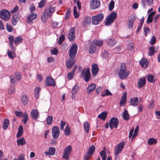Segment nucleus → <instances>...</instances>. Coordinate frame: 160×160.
<instances>
[{"label": "nucleus", "instance_id": "f257e3e1", "mask_svg": "<svg viewBox=\"0 0 160 160\" xmlns=\"http://www.w3.org/2000/svg\"><path fill=\"white\" fill-rule=\"evenodd\" d=\"M77 48V45L74 43L72 45L69 50V56L71 59L66 62V67L68 68H71L75 63V61L74 59L76 54Z\"/></svg>", "mask_w": 160, "mask_h": 160}, {"label": "nucleus", "instance_id": "f03ea898", "mask_svg": "<svg viewBox=\"0 0 160 160\" xmlns=\"http://www.w3.org/2000/svg\"><path fill=\"white\" fill-rule=\"evenodd\" d=\"M55 9V7L52 6L48 7L43 12L44 15L41 18L42 21L44 22H46L47 21L46 16L51 17L52 13L54 12Z\"/></svg>", "mask_w": 160, "mask_h": 160}, {"label": "nucleus", "instance_id": "7ed1b4c3", "mask_svg": "<svg viewBox=\"0 0 160 160\" xmlns=\"http://www.w3.org/2000/svg\"><path fill=\"white\" fill-rule=\"evenodd\" d=\"M129 74V71L126 70L125 64H122L121 65V68L118 72L119 78L122 79H124L128 77Z\"/></svg>", "mask_w": 160, "mask_h": 160}, {"label": "nucleus", "instance_id": "20e7f679", "mask_svg": "<svg viewBox=\"0 0 160 160\" xmlns=\"http://www.w3.org/2000/svg\"><path fill=\"white\" fill-rule=\"evenodd\" d=\"M117 12H112L107 17L105 22V24L107 26L110 25L116 18Z\"/></svg>", "mask_w": 160, "mask_h": 160}, {"label": "nucleus", "instance_id": "39448f33", "mask_svg": "<svg viewBox=\"0 0 160 160\" xmlns=\"http://www.w3.org/2000/svg\"><path fill=\"white\" fill-rule=\"evenodd\" d=\"M81 78L84 77V80L86 82H88L91 78V75L90 70L89 68H84L82 71L81 76Z\"/></svg>", "mask_w": 160, "mask_h": 160}, {"label": "nucleus", "instance_id": "423d86ee", "mask_svg": "<svg viewBox=\"0 0 160 160\" xmlns=\"http://www.w3.org/2000/svg\"><path fill=\"white\" fill-rule=\"evenodd\" d=\"M125 144V142L122 141L116 145L114 149L115 155H117L121 152Z\"/></svg>", "mask_w": 160, "mask_h": 160}, {"label": "nucleus", "instance_id": "0eeeda50", "mask_svg": "<svg viewBox=\"0 0 160 160\" xmlns=\"http://www.w3.org/2000/svg\"><path fill=\"white\" fill-rule=\"evenodd\" d=\"M72 148L71 146L68 145L64 150L63 153L62 158L66 160H68L69 156L71 154Z\"/></svg>", "mask_w": 160, "mask_h": 160}, {"label": "nucleus", "instance_id": "6e6552de", "mask_svg": "<svg viewBox=\"0 0 160 160\" xmlns=\"http://www.w3.org/2000/svg\"><path fill=\"white\" fill-rule=\"evenodd\" d=\"M10 12L7 10L3 9L0 12V17L4 20H8L10 18Z\"/></svg>", "mask_w": 160, "mask_h": 160}, {"label": "nucleus", "instance_id": "1a4fd4ad", "mask_svg": "<svg viewBox=\"0 0 160 160\" xmlns=\"http://www.w3.org/2000/svg\"><path fill=\"white\" fill-rule=\"evenodd\" d=\"M103 18V14L99 13L93 17L92 18V22L94 25H97L99 22L102 20Z\"/></svg>", "mask_w": 160, "mask_h": 160}, {"label": "nucleus", "instance_id": "9d476101", "mask_svg": "<svg viewBox=\"0 0 160 160\" xmlns=\"http://www.w3.org/2000/svg\"><path fill=\"white\" fill-rule=\"evenodd\" d=\"M52 137L54 139L58 138L60 134V131L58 128L57 126H54L52 129Z\"/></svg>", "mask_w": 160, "mask_h": 160}, {"label": "nucleus", "instance_id": "9b49d317", "mask_svg": "<svg viewBox=\"0 0 160 160\" xmlns=\"http://www.w3.org/2000/svg\"><path fill=\"white\" fill-rule=\"evenodd\" d=\"M118 120L116 118H112L109 122V126L111 129L113 127L117 128L118 126Z\"/></svg>", "mask_w": 160, "mask_h": 160}, {"label": "nucleus", "instance_id": "f8f14e48", "mask_svg": "<svg viewBox=\"0 0 160 160\" xmlns=\"http://www.w3.org/2000/svg\"><path fill=\"white\" fill-rule=\"evenodd\" d=\"M100 5L99 0H92L90 2V7L93 9L98 8Z\"/></svg>", "mask_w": 160, "mask_h": 160}, {"label": "nucleus", "instance_id": "ddd939ff", "mask_svg": "<svg viewBox=\"0 0 160 160\" xmlns=\"http://www.w3.org/2000/svg\"><path fill=\"white\" fill-rule=\"evenodd\" d=\"M99 70V68L98 65L93 63L92 65V76H95L97 74Z\"/></svg>", "mask_w": 160, "mask_h": 160}, {"label": "nucleus", "instance_id": "4468645a", "mask_svg": "<svg viewBox=\"0 0 160 160\" xmlns=\"http://www.w3.org/2000/svg\"><path fill=\"white\" fill-rule=\"evenodd\" d=\"M47 86H52L55 87L56 84L54 80L50 77H48L46 81Z\"/></svg>", "mask_w": 160, "mask_h": 160}, {"label": "nucleus", "instance_id": "2eb2a0df", "mask_svg": "<svg viewBox=\"0 0 160 160\" xmlns=\"http://www.w3.org/2000/svg\"><path fill=\"white\" fill-rule=\"evenodd\" d=\"M91 19L89 17H86L82 21L83 26L84 27H86L91 23Z\"/></svg>", "mask_w": 160, "mask_h": 160}, {"label": "nucleus", "instance_id": "dca6fc26", "mask_svg": "<svg viewBox=\"0 0 160 160\" xmlns=\"http://www.w3.org/2000/svg\"><path fill=\"white\" fill-rule=\"evenodd\" d=\"M75 28H72L68 35V38L70 41L74 39L75 37L74 32Z\"/></svg>", "mask_w": 160, "mask_h": 160}, {"label": "nucleus", "instance_id": "f3484780", "mask_svg": "<svg viewBox=\"0 0 160 160\" xmlns=\"http://www.w3.org/2000/svg\"><path fill=\"white\" fill-rule=\"evenodd\" d=\"M31 115L33 119H36L39 116V112L38 110L37 109L32 110L31 113Z\"/></svg>", "mask_w": 160, "mask_h": 160}, {"label": "nucleus", "instance_id": "a211bd4d", "mask_svg": "<svg viewBox=\"0 0 160 160\" xmlns=\"http://www.w3.org/2000/svg\"><path fill=\"white\" fill-rule=\"evenodd\" d=\"M140 64L142 67L144 68H146L148 65V62L146 58H142L139 62Z\"/></svg>", "mask_w": 160, "mask_h": 160}, {"label": "nucleus", "instance_id": "6ab92c4d", "mask_svg": "<svg viewBox=\"0 0 160 160\" xmlns=\"http://www.w3.org/2000/svg\"><path fill=\"white\" fill-rule=\"evenodd\" d=\"M145 79L143 77L139 78L138 82V88H140L143 87L145 84Z\"/></svg>", "mask_w": 160, "mask_h": 160}, {"label": "nucleus", "instance_id": "aec40b11", "mask_svg": "<svg viewBox=\"0 0 160 160\" xmlns=\"http://www.w3.org/2000/svg\"><path fill=\"white\" fill-rule=\"evenodd\" d=\"M127 94L126 92H124L123 95V96L122 98L121 99L119 103L120 105L121 106H123L126 103L127 101Z\"/></svg>", "mask_w": 160, "mask_h": 160}, {"label": "nucleus", "instance_id": "412c9836", "mask_svg": "<svg viewBox=\"0 0 160 160\" xmlns=\"http://www.w3.org/2000/svg\"><path fill=\"white\" fill-rule=\"evenodd\" d=\"M19 16L18 14L13 15L12 18V23L13 25H16L19 21Z\"/></svg>", "mask_w": 160, "mask_h": 160}, {"label": "nucleus", "instance_id": "4be33fe9", "mask_svg": "<svg viewBox=\"0 0 160 160\" xmlns=\"http://www.w3.org/2000/svg\"><path fill=\"white\" fill-rule=\"evenodd\" d=\"M130 101L131 105L133 106H136L138 103V98L137 97L133 98L131 99Z\"/></svg>", "mask_w": 160, "mask_h": 160}, {"label": "nucleus", "instance_id": "5701e85b", "mask_svg": "<svg viewBox=\"0 0 160 160\" xmlns=\"http://www.w3.org/2000/svg\"><path fill=\"white\" fill-rule=\"evenodd\" d=\"M96 87V85L94 83H92L89 85L87 88V92L88 93V94H90L92 91L95 89Z\"/></svg>", "mask_w": 160, "mask_h": 160}, {"label": "nucleus", "instance_id": "b1692460", "mask_svg": "<svg viewBox=\"0 0 160 160\" xmlns=\"http://www.w3.org/2000/svg\"><path fill=\"white\" fill-rule=\"evenodd\" d=\"M55 152V149L54 148L50 147L49 148L48 151L45 152V154L46 155H53Z\"/></svg>", "mask_w": 160, "mask_h": 160}, {"label": "nucleus", "instance_id": "393cba45", "mask_svg": "<svg viewBox=\"0 0 160 160\" xmlns=\"http://www.w3.org/2000/svg\"><path fill=\"white\" fill-rule=\"evenodd\" d=\"M94 42H92L89 48V52L90 53H93L96 50V47L94 45Z\"/></svg>", "mask_w": 160, "mask_h": 160}, {"label": "nucleus", "instance_id": "a878e982", "mask_svg": "<svg viewBox=\"0 0 160 160\" xmlns=\"http://www.w3.org/2000/svg\"><path fill=\"white\" fill-rule=\"evenodd\" d=\"M17 142L18 146H22L25 145L26 143V140L23 138H22L18 140Z\"/></svg>", "mask_w": 160, "mask_h": 160}, {"label": "nucleus", "instance_id": "bb28decb", "mask_svg": "<svg viewBox=\"0 0 160 160\" xmlns=\"http://www.w3.org/2000/svg\"><path fill=\"white\" fill-rule=\"evenodd\" d=\"M23 133V128L22 125L19 126L18 128V131L17 135V137L19 138L21 136Z\"/></svg>", "mask_w": 160, "mask_h": 160}, {"label": "nucleus", "instance_id": "cd10ccee", "mask_svg": "<svg viewBox=\"0 0 160 160\" xmlns=\"http://www.w3.org/2000/svg\"><path fill=\"white\" fill-rule=\"evenodd\" d=\"M147 79L148 82H154L155 81L156 78L153 75L149 74L148 76Z\"/></svg>", "mask_w": 160, "mask_h": 160}, {"label": "nucleus", "instance_id": "c85d7f7f", "mask_svg": "<svg viewBox=\"0 0 160 160\" xmlns=\"http://www.w3.org/2000/svg\"><path fill=\"white\" fill-rule=\"evenodd\" d=\"M8 39L9 41V45L10 46L12 49H14V47L13 46V42L14 40V37L12 36H10L8 37Z\"/></svg>", "mask_w": 160, "mask_h": 160}, {"label": "nucleus", "instance_id": "c756f323", "mask_svg": "<svg viewBox=\"0 0 160 160\" xmlns=\"http://www.w3.org/2000/svg\"><path fill=\"white\" fill-rule=\"evenodd\" d=\"M107 115V112L104 111L98 116V117L100 119L104 120L106 118Z\"/></svg>", "mask_w": 160, "mask_h": 160}, {"label": "nucleus", "instance_id": "7c9ffc66", "mask_svg": "<svg viewBox=\"0 0 160 160\" xmlns=\"http://www.w3.org/2000/svg\"><path fill=\"white\" fill-rule=\"evenodd\" d=\"M9 125V120L8 119H5L3 122V128L5 130L8 128Z\"/></svg>", "mask_w": 160, "mask_h": 160}, {"label": "nucleus", "instance_id": "2f4dec72", "mask_svg": "<svg viewBox=\"0 0 160 160\" xmlns=\"http://www.w3.org/2000/svg\"><path fill=\"white\" fill-rule=\"evenodd\" d=\"M22 38L20 37H17L15 38L14 43L15 45H18L20 44L22 42Z\"/></svg>", "mask_w": 160, "mask_h": 160}, {"label": "nucleus", "instance_id": "473e14b6", "mask_svg": "<svg viewBox=\"0 0 160 160\" xmlns=\"http://www.w3.org/2000/svg\"><path fill=\"white\" fill-rule=\"evenodd\" d=\"M79 89V86L77 84H76L73 87L71 91L72 95L75 94V93L78 92Z\"/></svg>", "mask_w": 160, "mask_h": 160}, {"label": "nucleus", "instance_id": "72a5a7b5", "mask_svg": "<svg viewBox=\"0 0 160 160\" xmlns=\"http://www.w3.org/2000/svg\"><path fill=\"white\" fill-rule=\"evenodd\" d=\"M37 17V15L35 13H32L28 16V19L29 21L32 22Z\"/></svg>", "mask_w": 160, "mask_h": 160}, {"label": "nucleus", "instance_id": "f704fd0d", "mask_svg": "<svg viewBox=\"0 0 160 160\" xmlns=\"http://www.w3.org/2000/svg\"><path fill=\"white\" fill-rule=\"evenodd\" d=\"M123 117L125 120H128L129 118V115L128 111L126 110H125L123 113Z\"/></svg>", "mask_w": 160, "mask_h": 160}, {"label": "nucleus", "instance_id": "c9c22d12", "mask_svg": "<svg viewBox=\"0 0 160 160\" xmlns=\"http://www.w3.org/2000/svg\"><path fill=\"white\" fill-rule=\"evenodd\" d=\"M28 99L27 96L26 95H23L21 99L22 102L24 105H26L28 102Z\"/></svg>", "mask_w": 160, "mask_h": 160}, {"label": "nucleus", "instance_id": "e433bc0d", "mask_svg": "<svg viewBox=\"0 0 160 160\" xmlns=\"http://www.w3.org/2000/svg\"><path fill=\"white\" fill-rule=\"evenodd\" d=\"M84 128L87 133H88L89 131V124L87 122L83 124Z\"/></svg>", "mask_w": 160, "mask_h": 160}, {"label": "nucleus", "instance_id": "4c0bfd02", "mask_svg": "<svg viewBox=\"0 0 160 160\" xmlns=\"http://www.w3.org/2000/svg\"><path fill=\"white\" fill-rule=\"evenodd\" d=\"M15 92V87L13 86H10L8 89V93L11 94H13Z\"/></svg>", "mask_w": 160, "mask_h": 160}, {"label": "nucleus", "instance_id": "58836bf2", "mask_svg": "<svg viewBox=\"0 0 160 160\" xmlns=\"http://www.w3.org/2000/svg\"><path fill=\"white\" fill-rule=\"evenodd\" d=\"M64 134L66 135L69 136L70 134V129L68 126L66 125L64 131Z\"/></svg>", "mask_w": 160, "mask_h": 160}, {"label": "nucleus", "instance_id": "ea45409f", "mask_svg": "<svg viewBox=\"0 0 160 160\" xmlns=\"http://www.w3.org/2000/svg\"><path fill=\"white\" fill-rule=\"evenodd\" d=\"M41 90V88L39 87H36L34 90V95L35 97L38 98L39 96V92Z\"/></svg>", "mask_w": 160, "mask_h": 160}, {"label": "nucleus", "instance_id": "a19ab883", "mask_svg": "<svg viewBox=\"0 0 160 160\" xmlns=\"http://www.w3.org/2000/svg\"><path fill=\"white\" fill-rule=\"evenodd\" d=\"M135 20L134 18H131L128 21V27L129 28L131 29L132 28L134 22Z\"/></svg>", "mask_w": 160, "mask_h": 160}, {"label": "nucleus", "instance_id": "79ce46f5", "mask_svg": "<svg viewBox=\"0 0 160 160\" xmlns=\"http://www.w3.org/2000/svg\"><path fill=\"white\" fill-rule=\"evenodd\" d=\"M157 142V140L153 138H151L148 140V143L149 145H152L156 144Z\"/></svg>", "mask_w": 160, "mask_h": 160}, {"label": "nucleus", "instance_id": "37998d69", "mask_svg": "<svg viewBox=\"0 0 160 160\" xmlns=\"http://www.w3.org/2000/svg\"><path fill=\"white\" fill-rule=\"evenodd\" d=\"M95 150V147L93 145L90 147L89 148L88 152L90 154L93 155Z\"/></svg>", "mask_w": 160, "mask_h": 160}, {"label": "nucleus", "instance_id": "c03bdc74", "mask_svg": "<svg viewBox=\"0 0 160 160\" xmlns=\"http://www.w3.org/2000/svg\"><path fill=\"white\" fill-rule=\"evenodd\" d=\"M77 8L76 6H74L73 7V15L74 17L75 18H78L79 16V13H78L77 11Z\"/></svg>", "mask_w": 160, "mask_h": 160}, {"label": "nucleus", "instance_id": "a18cd8bd", "mask_svg": "<svg viewBox=\"0 0 160 160\" xmlns=\"http://www.w3.org/2000/svg\"><path fill=\"white\" fill-rule=\"evenodd\" d=\"M92 42L94 43V45L95 46L96 45L98 46H101L103 44V42L101 40H97L96 41H93Z\"/></svg>", "mask_w": 160, "mask_h": 160}, {"label": "nucleus", "instance_id": "49530a36", "mask_svg": "<svg viewBox=\"0 0 160 160\" xmlns=\"http://www.w3.org/2000/svg\"><path fill=\"white\" fill-rule=\"evenodd\" d=\"M114 7V2L113 0H112L109 3L108 5V9L110 11L112 10Z\"/></svg>", "mask_w": 160, "mask_h": 160}, {"label": "nucleus", "instance_id": "de8ad7c7", "mask_svg": "<svg viewBox=\"0 0 160 160\" xmlns=\"http://www.w3.org/2000/svg\"><path fill=\"white\" fill-rule=\"evenodd\" d=\"M108 44L110 46H114L116 43V41L114 39H109L107 41Z\"/></svg>", "mask_w": 160, "mask_h": 160}, {"label": "nucleus", "instance_id": "09e8293b", "mask_svg": "<svg viewBox=\"0 0 160 160\" xmlns=\"http://www.w3.org/2000/svg\"><path fill=\"white\" fill-rule=\"evenodd\" d=\"M22 117H23L24 118L22 121L23 123L25 124L27 123L28 119V115L27 113H25Z\"/></svg>", "mask_w": 160, "mask_h": 160}, {"label": "nucleus", "instance_id": "8fccbe9b", "mask_svg": "<svg viewBox=\"0 0 160 160\" xmlns=\"http://www.w3.org/2000/svg\"><path fill=\"white\" fill-rule=\"evenodd\" d=\"M150 52L148 53V55L150 56H153L154 53L155 48L153 46H151L149 48Z\"/></svg>", "mask_w": 160, "mask_h": 160}, {"label": "nucleus", "instance_id": "3c124183", "mask_svg": "<svg viewBox=\"0 0 160 160\" xmlns=\"http://www.w3.org/2000/svg\"><path fill=\"white\" fill-rule=\"evenodd\" d=\"M100 156L102 158V160H106L107 155L105 151L103 150L100 153Z\"/></svg>", "mask_w": 160, "mask_h": 160}, {"label": "nucleus", "instance_id": "603ef678", "mask_svg": "<svg viewBox=\"0 0 160 160\" xmlns=\"http://www.w3.org/2000/svg\"><path fill=\"white\" fill-rule=\"evenodd\" d=\"M8 55L9 58L11 59H12L15 57V54L14 52H12L10 50L8 51Z\"/></svg>", "mask_w": 160, "mask_h": 160}, {"label": "nucleus", "instance_id": "864d4df0", "mask_svg": "<svg viewBox=\"0 0 160 160\" xmlns=\"http://www.w3.org/2000/svg\"><path fill=\"white\" fill-rule=\"evenodd\" d=\"M53 117L52 116H49L47 118V124L49 125L51 124L52 122Z\"/></svg>", "mask_w": 160, "mask_h": 160}, {"label": "nucleus", "instance_id": "5fc2aeb1", "mask_svg": "<svg viewBox=\"0 0 160 160\" xmlns=\"http://www.w3.org/2000/svg\"><path fill=\"white\" fill-rule=\"evenodd\" d=\"M65 39V36L63 35H61L59 38L58 43L61 44Z\"/></svg>", "mask_w": 160, "mask_h": 160}, {"label": "nucleus", "instance_id": "6e6d98bb", "mask_svg": "<svg viewBox=\"0 0 160 160\" xmlns=\"http://www.w3.org/2000/svg\"><path fill=\"white\" fill-rule=\"evenodd\" d=\"M58 22H56L53 21L51 23V27L53 28H58Z\"/></svg>", "mask_w": 160, "mask_h": 160}, {"label": "nucleus", "instance_id": "4d7b16f0", "mask_svg": "<svg viewBox=\"0 0 160 160\" xmlns=\"http://www.w3.org/2000/svg\"><path fill=\"white\" fill-rule=\"evenodd\" d=\"M139 131V126H137L136 128L135 129V130H134V133L132 135V138H134L135 137H136Z\"/></svg>", "mask_w": 160, "mask_h": 160}, {"label": "nucleus", "instance_id": "13d9d810", "mask_svg": "<svg viewBox=\"0 0 160 160\" xmlns=\"http://www.w3.org/2000/svg\"><path fill=\"white\" fill-rule=\"evenodd\" d=\"M74 73V72L72 71L69 73L68 75V78L69 80L72 79L73 77Z\"/></svg>", "mask_w": 160, "mask_h": 160}, {"label": "nucleus", "instance_id": "bf43d9fd", "mask_svg": "<svg viewBox=\"0 0 160 160\" xmlns=\"http://www.w3.org/2000/svg\"><path fill=\"white\" fill-rule=\"evenodd\" d=\"M65 122L63 120H61L60 122V129L61 130H63L64 127L65 125Z\"/></svg>", "mask_w": 160, "mask_h": 160}, {"label": "nucleus", "instance_id": "052dcab7", "mask_svg": "<svg viewBox=\"0 0 160 160\" xmlns=\"http://www.w3.org/2000/svg\"><path fill=\"white\" fill-rule=\"evenodd\" d=\"M144 35L145 36H147L148 34L150 32V29L148 28H144Z\"/></svg>", "mask_w": 160, "mask_h": 160}, {"label": "nucleus", "instance_id": "680f3d73", "mask_svg": "<svg viewBox=\"0 0 160 160\" xmlns=\"http://www.w3.org/2000/svg\"><path fill=\"white\" fill-rule=\"evenodd\" d=\"M6 28L7 30L10 32H11L12 31V27L10 25L7 24L6 25Z\"/></svg>", "mask_w": 160, "mask_h": 160}, {"label": "nucleus", "instance_id": "e2e57ef3", "mask_svg": "<svg viewBox=\"0 0 160 160\" xmlns=\"http://www.w3.org/2000/svg\"><path fill=\"white\" fill-rule=\"evenodd\" d=\"M109 53L107 51H105L102 54V56L103 58H106L109 57Z\"/></svg>", "mask_w": 160, "mask_h": 160}, {"label": "nucleus", "instance_id": "0e129e2a", "mask_svg": "<svg viewBox=\"0 0 160 160\" xmlns=\"http://www.w3.org/2000/svg\"><path fill=\"white\" fill-rule=\"evenodd\" d=\"M45 0H42L39 3L38 6L39 8H42L45 4Z\"/></svg>", "mask_w": 160, "mask_h": 160}, {"label": "nucleus", "instance_id": "69168bd1", "mask_svg": "<svg viewBox=\"0 0 160 160\" xmlns=\"http://www.w3.org/2000/svg\"><path fill=\"white\" fill-rule=\"evenodd\" d=\"M15 79L17 81L20 80L21 78V76L20 73L18 72H17L15 74Z\"/></svg>", "mask_w": 160, "mask_h": 160}, {"label": "nucleus", "instance_id": "338daca9", "mask_svg": "<svg viewBox=\"0 0 160 160\" xmlns=\"http://www.w3.org/2000/svg\"><path fill=\"white\" fill-rule=\"evenodd\" d=\"M15 114L16 116L19 117H22L23 115L22 112L18 111H15Z\"/></svg>", "mask_w": 160, "mask_h": 160}, {"label": "nucleus", "instance_id": "774afa93", "mask_svg": "<svg viewBox=\"0 0 160 160\" xmlns=\"http://www.w3.org/2000/svg\"><path fill=\"white\" fill-rule=\"evenodd\" d=\"M156 41V39L155 37L154 36H152V39L150 40L149 42L151 44L153 45L155 43Z\"/></svg>", "mask_w": 160, "mask_h": 160}]
</instances>
